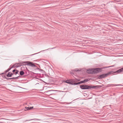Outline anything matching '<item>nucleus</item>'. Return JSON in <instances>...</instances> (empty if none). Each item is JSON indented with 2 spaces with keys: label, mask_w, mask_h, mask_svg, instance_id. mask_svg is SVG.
Returning <instances> with one entry per match:
<instances>
[{
  "label": "nucleus",
  "mask_w": 123,
  "mask_h": 123,
  "mask_svg": "<svg viewBox=\"0 0 123 123\" xmlns=\"http://www.w3.org/2000/svg\"><path fill=\"white\" fill-rule=\"evenodd\" d=\"M80 88L83 90L90 89L91 88H95L96 87V86H89L87 85H82L80 86Z\"/></svg>",
  "instance_id": "nucleus-1"
},
{
  "label": "nucleus",
  "mask_w": 123,
  "mask_h": 123,
  "mask_svg": "<svg viewBox=\"0 0 123 123\" xmlns=\"http://www.w3.org/2000/svg\"><path fill=\"white\" fill-rule=\"evenodd\" d=\"M22 63H26V65L30 66L33 67V68H35L36 67V65L35 64L31 62L27 61L26 62H23Z\"/></svg>",
  "instance_id": "nucleus-2"
},
{
  "label": "nucleus",
  "mask_w": 123,
  "mask_h": 123,
  "mask_svg": "<svg viewBox=\"0 0 123 123\" xmlns=\"http://www.w3.org/2000/svg\"><path fill=\"white\" fill-rule=\"evenodd\" d=\"M113 73V72L111 71L105 74H104L102 75H100V77L101 78H104L107 77L109 75L112 74Z\"/></svg>",
  "instance_id": "nucleus-3"
},
{
  "label": "nucleus",
  "mask_w": 123,
  "mask_h": 123,
  "mask_svg": "<svg viewBox=\"0 0 123 123\" xmlns=\"http://www.w3.org/2000/svg\"><path fill=\"white\" fill-rule=\"evenodd\" d=\"M100 70V68H95L92 69V74H95L98 73L99 72V71Z\"/></svg>",
  "instance_id": "nucleus-4"
},
{
  "label": "nucleus",
  "mask_w": 123,
  "mask_h": 123,
  "mask_svg": "<svg viewBox=\"0 0 123 123\" xmlns=\"http://www.w3.org/2000/svg\"><path fill=\"white\" fill-rule=\"evenodd\" d=\"M21 62L20 63H18L15 64L13 65L12 67V68L13 67H16L17 68L18 67L22 65L21 64H22V62Z\"/></svg>",
  "instance_id": "nucleus-5"
},
{
  "label": "nucleus",
  "mask_w": 123,
  "mask_h": 123,
  "mask_svg": "<svg viewBox=\"0 0 123 123\" xmlns=\"http://www.w3.org/2000/svg\"><path fill=\"white\" fill-rule=\"evenodd\" d=\"M70 84H71L72 85H74V84L75 83H74V79H70Z\"/></svg>",
  "instance_id": "nucleus-6"
},
{
  "label": "nucleus",
  "mask_w": 123,
  "mask_h": 123,
  "mask_svg": "<svg viewBox=\"0 0 123 123\" xmlns=\"http://www.w3.org/2000/svg\"><path fill=\"white\" fill-rule=\"evenodd\" d=\"M92 72V69H89L88 70H87L86 72L87 73H88L89 74H92V73H93Z\"/></svg>",
  "instance_id": "nucleus-7"
},
{
  "label": "nucleus",
  "mask_w": 123,
  "mask_h": 123,
  "mask_svg": "<svg viewBox=\"0 0 123 123\" xmlns=\"http://www.w3.org/2000/svg\"><path fill=\"white\" fill-rule=\"evenodd\" d=\"M121 72H123V68L119 69L116 71V72L117 73H119Z\"/></svg>",
  "instance_id": "nucleus-8"
},
{
  "label": "nucleus",
  "mask_w": 123,
  "mask_h": 123,
  "mask_svg": "<svg viewBox=\"0 0 123 123\" xmlns=\"http://www.w3.org/2000/svg\"><path fill=\"white\" fill-rule=\"evenodd\" d=\"M30 110V107H25V109L24 110V111H26L27 110Z\"/></svg>",
  "instance_id": "nucleus-9"
},
{
  "label": "nucleus",
  "mask_w": 123,
  "mask_h": 123,
  "mask_svg": "<svg viewBox=\"0 0 123 123\" xmlns=\"http://www.w3.org/2000/svg\"><path fill=\"white\" fill-rule=\"evenodd\" d=\"M10 72H9L8 73V74L7 75V76L8 77H12L11 75L10 74Z\"/></svg>",
  "instance_id": "nucleus-10"
},
{
  "label": "nucleus",
  "mask_w": 123,
  "mask_h": 123,
  "mask_svg": "<svg viewBox=\"0 0 123 123\" xmlns=\"http://www.w3.org/2000/svg\"><path fill=\"white\" fill-rule=\"evenodd\" d=\"M12 68V67H11V68H8L7 70H6L5 71V74L7 72H8L9 71H10L11 69Z\"/></svg>",
  "instance_id": "nucleus-11"
},
{
  "label": "nucleus",
  "mask_w": 123,
  "mask_h": 123,
  "mask_svg": "<svg viewBox=\"0 0 123 123\" xmlns=\"http://www.w3.org/2000/svg\"><path fill=\"white\" fill-rule=\"evenodd\" d=\"M24 74V72L23 71H21L20 72V75H23Z\"/></svg>",
  "instance_id": "nucleus-12"
},
{
  "label": "nucleus",
  "mask_w": 123,
  "mask_h": 123,
  "mask_svg": "<svg viewBox=\"0 0 123 123\" xmlns=\"http://www.w3.org/2000/svg\"><path fill=\"white\" fill-rule=\"evenodd\" d=\"M111 66H109V67H103V68H100V72H101V71H102V69L103 68H108V67H111Z\"/></svg>",
  "instance_id": "nucleus-13"
},
{
  "label": "nucleus",
  "mask_w": 123,
  "mask_h": 123,
  "mask_svg": "<svg viewBox=\"0 0 123 123\" xmlns=\"http://www.w3.org/2000/svg\"><path fill=\"white\" fill-rule=\"evenodd\" d=\"M70 79L69 80H67L65 81V82L70 84Z\"/></svg>",
  "instance_id": "nucleus-14"
},
{
  "label": "nucleus",
  "mask_w": 123,
  "mask_h": 123,
  "mask_svg": "<svg viewBox=\"0 0 123 123\" xmlns=\"http://www.w3.org/2000/svg\"><path fill=\"white\" fill-rule=\"evenodd\" d=\"M19 77V76H18L16 77H13V78H11V79H18V78Z\"/></svg>",
  "instance_id": "nucleus-15"
},
{
  "label": "nucleus",
  "mask_w": 123,
  "mask_h": 123,
  "mask_svg": "<svg viewBox=\"0 0 123 123\" xmlns=\"http://www.w3.org/2000/svg\"><path fill=\"white\" fill-rule=\"evenodd\" d=\"M74 81L75 83H76V82H78L77 79H74Z\"/></svg>",
  "instance_id": "nucleus-16"
},
{
  "label": "nucleus",
  "mask_w": 123,
  "mask_h": 123,
  "mask_svg": "<svg viewBox=\"0 0 123 123\" xmlns=\"http://www.w3.org/2000/svg\"><path fill=\"white\" fill-rule=\"evenodd\" d=\"M89 80L88 79H86L84 80V82L85 83L86 82H87Z\"/></svg>",
  "instance_id": "nucleus-17"
},
{
  "label": "nucleus",
  "mask_w": 123,
  "mask_h": 123,
  "mask_svg": "<svg viewBox=\"0 0 123 123\" xmlns=\"http://www.w3.org/2000/svg\"><path fill=\"white\" fill-rule=\"evenodd\" d=\"M81 84L80 81L78 82V83H75V84H75V85H77L79 84Z\"/></svg>",
  "instance_id": "nucleus-18"
},
{
  "label": "nucleus",
  "mask_w": 123,
  "mask_h": 123,
  "mask_svg": "<svg viewBox=\"0 0 123 123\" xmlns=\"http://www.w3.org/2000/svg\"><path fill=\"white\" fill-rule=\"evenodd\" d=\"M52 91H53V90H50L48 91H46L45 92L47 93H48L49 92H50Z\"/></svg>",
  "instance_id": "nucleus-19"
},
{
  "label": "nucleus",
  "mask_w": 123,
  "mask_h": 123,
  "mask_svg": "<svg viewBox=\"0 0 123 123\" xmlns=\"http://www.w3.org/2000/svg\"><path fill=\"white\" fill-rule=\"evenodd\" d=\"M18 70H17L16 71V72L14 74H15L16 75L17 74H18Z\"/></svg>",
  "instance_id": "nucleus-20"
},
{
  "label": "nucleus",
  "mask_w": 123,
  "mask_h": 123,
  "mask_svg": "<svg viewBox=\"0 0 123 123\" xmlns=\"http://www.w3.org/2000/svg\"><path fill=\"white\" fill-rule=\"evenodd\" d=\"M17 70H16V69H14L13 70L12 72L13 73V74H15L14 72H15Z\"/></svg>",
  "instance_id": "nucleus-21"
},
{
  "label": "nucleus",
  "mask_w": 123,
  "mask_h": 123,
  "mask_svg": "<svg viewBox=\"0 0 123 123\" xmlns=\"http://www.w3.org/2000/svg\"><path fill=\"white\" fill-rule=\"evenodd\" d=\"M4 77L7 80H10V79H11V78H6V77L5 76H4Z\"/></svg>",
  "instance_id": "nucleus-22"
},
{
  "label": "nucleus",
  "mask_w": 123,
  "mask_h": 123,
  "mask_svg": "<svg viewBox=\"0 0 123 123\" xmlns=\"http://www.w3.org/2000/svg\"><path fill=\"white\" fill-rule=\"evenodd\" d=\"M80 82L81 84L83 83H84V80L80 81Z\"/></svg>",
  "instance_id": "nucleus-23"
},
{
  "label": "nucleus",
  "mask_w": 123,
  "mask_h": 123,
  "mask_svg": "<svg viewBox=\"0 0 123 123\" xmlns=\"http://www.w3.org/2000/svg\"><path fill=\"white\" fill-rule=\"evenodd\" d=\"M33 119H30V120H26L25 121V122H26V121H29L31 120H33Z\"/></svg>",
  "instance_id": "nucleus-24"
},
{
  "label": "nucleus",
  "mask_w": 123,
  "mask_h": 123,
  "mask_svg": "<svg viewBox=\"0 0 123 123\" xmlns=\"http://www.w3.org/2000/svg\"><path fill=\"white\" fill-rule=\"evenodd\" d=\"M33 108V107H30V110L32 109Z\"/></svg>",
  "instance_id": "nucleus-25"
},
{
  "label": "nucleus",
  "mask_w": 123,
  "mask_h": 123,
  "mask_svg": "<svg viewBox=\"0 0 123 123\" xmlns=\"http://www.w3.org/2000/svg\"><path fill=\"white\" fill-rule=\"evenodd\" d=\"M10 73L11 75V76H12V75H13V74L12 73H11V72H10Z\"/></svg>",
  "instance_id": "nucleus-26"
},
{
  "label": "nucleus",
  "mask_w": 123,
  "mask_h": 123,
  "mask_svg": "<svg viewBox=\"0 0 123 123\" xmlns=\"http://www.w3.org/2000/svg\"><path fill=\"white\" fill-rule=\"evenodd\" d=\"M80 80V79H77V81H78H78H79Z\"/></svg>",
  "instance_id": "nucleus-27"
},
{
  "label": "nucleus",
  "mask_w": 123,
  "mask_h": 123,
  "mask_svg": "<svg viewBox=\"0 0 123 123\" xmlns=\"http://www.w3.org/2000/svg\"><path fill=\"white\" fill-rule=\"evenodd\" d=\"M55 48V47L53 48H49V49H54V48Z\"/></svg>",
  "instance_id": "nucleus-28"
},
{
  "label": "nucleus",
  "mask_w": 123,
  "mask_h": 123,
  "mask_svg": "<svg viewBox=\"0 0 123 123\" xmlns=\"http://www.w3.org/2000/svg\"><path fill=\"white\" fill-rule=\"evenodd\" d=\"M115 85V86H118V85Z\"/></svg>",
  "instance_id": "nucleus-29"
},
{
  "label": "nucleus",
  "mask_w": 123,
  "mask_h": 123,
  "mask_svg": "<svg viewBox=\"0 0 123 123\" xmlns=\"http://www.w3.org/2000/svg\"><path fill=\"white\" fill-rule=\"evenodd\" d=\"M49 95H51V94H52L51 93H49Z\"/></svg>",
  "instance_id": "nucleus-30"
},
{
  "label": "nucleus",
  "mask_w": 123,
  "mask_h": 123,
  "mask_svg": "<svg viewBox=\"0 0 123 123\" xmlns=\"http://www.w3.org/2000/svg\"><path fill=\"white\" fill-rule=\"evenodd\" d=\"M35 54H32V55H35Z\"/></svg>",
  "instance_id": "nucleus-31"
},
{
  "label": "nucleus",
  "mask_w": 123,
  "mask_h": 123,
  "mask_svg": "<svg viewBox=\"0 0 123 123\" xmlns=\"http://www.w3.org/2000/svg\"><path fill=\"white\" fill-rule=\"evenodd\" d=\"M112 85V84H108V85Z\"/></svg>",
  "instance_id": "nucleus-32"
},
{
  "label": "nucleus",
  "mask_w": 123,
  "mask_h": 123,
  "mask_svg": "<svg viewBox=\"0 0 123 123\" xmlns=\"http://www.w3.org/2000/svg\"><path fill=\"white\" fill-rule=\"evenodd\" d=\"M79 71V70H77V71Z\"/></svg>",
  "instance_id": "nucleus-33"
},
{
  "label": "nucleus",
  "mask_w": 123,
  "mask_h": 123,
  "mask_svg": "<svg viewBox=\"0 0 123 123\" xmlns=\"http://www.w3.org/2000/svg\"><path fill=\"white\" fill-rule=\"evenodd\" d=\"M4 73H2L1 74H4Z\"/></svg>",
  "instance_id": "nucleus-34"
},
{
  "label": "nucleus",
  "mask_w": 123,
  "mask_h": 123,
  "mask_svg": "<svg viewBox=\"0 0 123 123\" xmlns=\"http://www.w3.org/2000/svg\"><path fill=\"white\" fill-rule=\"evenodd\" d=\"M98 77L99 78H100V75Z\"/></svg>",
  "instance_id": "nucleus-35"
},
{
  "label": "nucleus",
  "mask_w": 123,
  "mask_h": 123,
  "mask_svg": "<svg viewBox=\"0 0 123 123\" xmlns=\"http://www.w3.org/2000/svg\"><path fill=\"white\" fill-rule=\"evenodd\" d=\"M121 0H119V1H118V2H121Z\"/></svg>",
  "instance_id": "nucleus-36"
},
{
  "label": "nucleus",
  "mask_w": 123,
  "mask_h": 123,
  "mask_svg": "<svg viewBox=\"0 0 123 123\" xmlns=\"http://www.w3.org/2000/svg\"><path fill=\"white\" fill-rule=\"evenodd\" d=\"M114 0V1H116V0Z\"/></svg>",
  "instance_id": "nucleus-37"
}]
</instances>
